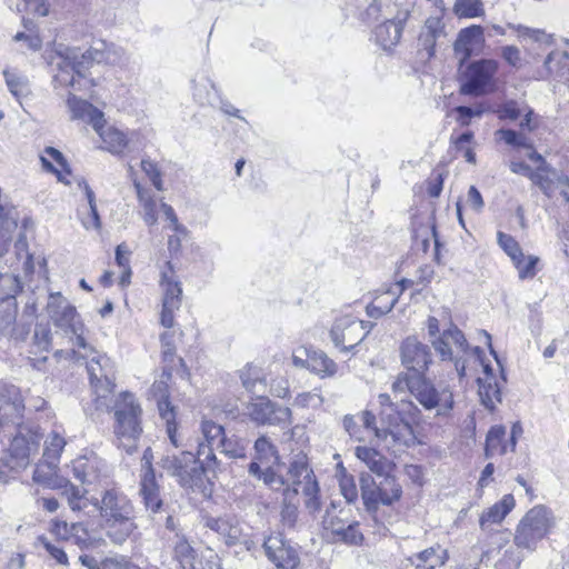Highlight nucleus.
Listing matches in <instances>:
<instances>
[{"instance_id": "nucleus-1", "label": "nucleus", "mask_w": 569, "mask_h": 569, "mask_svg": "<svg viewBox=\"0 0 569 569\" xmlns=\"http://www.w3.org/2000/svg\"><path fill=\"white\" fill-rule=\"evenodd\" d=\"M43 58L48 63H53L56 58L61 59V62L57 63L59 72L54 80L61 86L70 87H74L76 77H84V70L92 62L111 63L114 61L102 38L94 40L90 48L84 51L78 47L66 46L54 40L44 50Z\"/></svg>"}, {"instance_id": "nucleus-2", "label": "nucleus", "mask_w": 569, "mask_h": 569, "mask_svg": "<svg viewBox=\"0 0 569 569\" xmlns=\"http://www.w3.org/2000/svg\"><path fill=\"white\" fill-rule=\"evenodd\" d=\"M99 509L107 536L113 543H124L138 529L133 503L123 493L114 489L107 490Z\"/></svg>"}, {"instance_id": "nucleus-3", "label": "nucleus", "mask_w": 569, "mask_h": 569, "mask_svg": "<svg viewBox=\"0 0 569 569\" xmlns=\"http://www.w3.org/2000/svg\"><path fill=\"white\" fill-rule=\"evenodd\" d=\"M358 420L367 430L373 431L376 438L393 455L416 443L412 426L400 413L381 410L380 427L377 426L376 416L369 410L361 411Z\"/></svg>"}, {"instance_id": "nucleus-4", "label": "nucleus", "mask_w": 569, "mask_h": 569, "mask_svg": "<svg viewBox=\"0 0 569 569\" xmlns=\"http://www.w3.org/2000/svg\"><path fill=\"white\" fill-rule=\"evenodd\" d=\"M114 415V435L118 446L123 448L128 455L137 451L138 440L142 433L141 416L142 409L136 397L130 392H121L118 397L111 398L110 407Z\"/></svg>"}, {"instance_id": "nucleus-5", "label": "nucleus", "mask_w": 569, "mask_h": 569, "mask_svg": "<svg viewBox=\"0 0 569 569\" xmlns=\"http://www.w3.org/2000/svg\"><path fill=\"white\" fill-rule=\"evenodd\" d=\"M84 352L72 351L76 359L90 358L87 362V371L90 378V383L96 395L94 402L98 410H108L110 407L111 398L113 397V372L110 365V359L100 355L91 346L87 343V348L82 349Z\"/></svg>"}, {"instance_id": "nucleus-6", "label": "nucleus", "mask_w": 569, "mask_h": 569, "mask_svg": "<svg viewBox=\"0 0 569 569\" xmlns=\"http://www.w3.org/2000/svg\"><path fill=\"white\" fill-rule=\"evenodd\" d=\"M161 468L183 488L201 489L204 483L207 468L204 458H198L190 451L167 453L161 458Z\"/></svg>"}, {"instance_id": "nucleus-7", "label": "nucleus", "mask_w": 569, "mask_h": 569, "mask_svg": "<svg viewBox=\"0 0 569 569\" xmlns=\"http://www.w3.org/2000/svg\"><path fill=\"white\" fill-rule=\"evenodd\" d=\"M286 481L290 489H298V492L301 490L305 497V507L309 513L313 515L320 510L319 483L305 453L299 452L291 458Z\"/></svg>"}, {"instance_id": "nucleus-8", "label": "nucleus", "mask_w": 569, "mask_h": 569, "mask_svg": "<svg viewBox=\"0 0 569 569\" xmlns=\"http://www.w3.org/2000/svg\"><path fill=\"white\" fill-rule=\"evenodd\" d=\"M552 527L551 511L542 505L535 506L519 521L513 541L517 547L533 551Z\"/></svg>"}, {"instance_id": "nucleus-9", "label": "nucleus", "mask_w": 569, "mask_h": 569, "mask_svg": "<svg viewBox=\"0 0 569 569\" xmlns=\"http://www.w3.org/2000/svg\"><path fill=\"white\" fill-rule=\"evenodd\" d=\"M381 478L380 482L376 483L370 473L360 475L361 498L368 511H376L380 505L390 506L402 495L401 486L391 473L383 475Z\"/></svg>"}, {"instance_id": "nucleus-10", "label": "nucleus", "mask_w": 569, "mask_h": 569, "mask_svg": "<svg viewBox=\"0 0 569 569\" xmlns=\"http://www.w3.org/2000/svg\"><path fill=\"white\" fill-rule=\"evenodd\" d=\"M46 310L57 328L67 335L71 333L76 337L74 346L80 349L87 348V342L82 335V323L77 319V310L60 292L49 295Z\"/></svg>"}, {"instance_id": "nucleus-11", "label": "nucleus", "mask_w": 569, "mask_h": 569, "mask_svg": "<svg viewBox=\"0 0 569 569\" xmlns=\"http://www.w3.org/2000/svg\"><path fill=\"white\" fill-rule=\"evenodd\" d=\"M412 397L428 411H435V416H448L453 408V395L448 387L435 386L425 376H419L412 387Z\"/></svg>"}, {"instance_id": "nucleus-12", "label": "nucleus", "mask_w": 569, "mask_h": 569, "mask_svg": "<svg viewBox=\"0 0 569 569\" xmlns=\"http://www.w3.org/2000/svg\"><path fill=\"white\" fill-rule=\"evenodd\" d=\"M243 415L257 426H278L286 428L292 422L290 408L271 401L267 397H257L244 407Z\"/></svg>"}, {"instance_id": "nucleus-13", "label": "nucleus", "mask_w": 569, "mask_h": 569, "mask_svg": "<svg viewBox=\"0 0 569 569\" xmlns=\"http://www.w3.org/2000/svg\"><path fill=\"white\" fill-rule=\"evenodd\" d=\"M498 63L491 59H482L470 63L463 76L460 92L469 96H481L495 88V76Z\"/></svg>"}, {"instance_id": "nucleus-14", "label": "nucleus", "mask_w": 569, "mask_h": 569, "mask_svg": "<svg viewBox=\"0 0 569 569\" xmlns=\"http://www.w3.org/2000/svg\"><path fill=\"white\" fill-rule=\"evenodd\" d=\"M432 347L442 360H451L459 377L465 376L466 365L462 357L468 351V342L465 335L457 327L443 330L436 339H431Z\"/></svg>"}, {"instance_id": "nucleus-15", "label": "nucleus", "mask_w": 569, "mask_h": 569, "mask_svg": "<svg viewBox=\"0 0 569 569\" xmlns=\"http://www.w3.org/2000/svg\"><path fill=\"white\" fill-rule=\"evenodd\" d=\"M168 270L162 271L160 287L163 291L162 310L160 322L166 328H172L174 323V312L181 306L182 288L177 280L174 271L170 262H167Z\"/></svg>"}, {"instance_id": "nucleus-16", "label": "nucleus", "mask_w": 569, "mask_h": 569, "mask_svg": "<svg viewBox=\"0 0 569 569\" xmlns=\"http://www.w3.org/2000/svg\"><path fill=\"white\" fill-rule=\"evenodd\" d=\"M366 336L365 322L351 316L338 318L330 330L331 341L341 351L352 350Z\"/></svg>"}, {"instance_id": "nucleus-17", "label": "nucleus", "mask_w": 569, "mask_h": 569, "mask_svg": "<svg viewBox=\"0 0 569 569\" xmlns=\"http://www.w3.org/2000/svg\"><path fill=\"white\" fill-rule=\"evenodd\" d=\"M400 360L409 372L425 376L432 362V353L428 345L410 336L400 345Z\"/></svg>"}, {"instance_id": "nucleus-18", "label": "nucleus", "mask_w": 569, "mask_h": 569, "mask_svg": "<svg viewBox=\"0 0 569 569\" xmlns=\"http://www.w3.org/2000/svg\"><path fill=\"white\" fill-rule=\"evenodd\" d=\"M18 432L10 445V455L14 460L16 468H26L30 462L31 455L39 449L41 435L36 429L22 426L19 422Z\"/></svg>"}, {"instance_id": "nucleus-19", "label": "nucleus", "mask_w": 569, "mask_h": 569, "mask_svg": "<svg viewBox=\"0 0 569 569\" xmlns=\"http://www.w3.org/2000/svg\"><path fill=\"white\" fill-rule=\"evenodd\" d=\"M322 526L335 542L340 541L347 545L358 546L363 540L357 521H346L339 516L327 512L323 517Z\"/></svg>"}, {"instance_id": "nucleus-20", "label": "nucleus", "mask_w": 569, "mask_h": 569, "mask_svg": "<svg viewBox=\"0 0 569 569\" xmlns=\"http://www.w3.org/2000/svg\"><path fill=\"white\" fill-rule=\"evenodd\" d=\"M501 537H495V545L497 547L489 548L482 553L481 562L490 563L493 561L495 569H518L521 561L522 555L519 551L517 545H509L506 541L501 543Z\"/></svg>"}, {"instance_id": "nucleus-21", "label": "nucleus", "mask_w": 569, "mask_h": 569, "mask_svg": "<svg viewBox=\"0 0 569 569\" xmlns=\"http://www.w3.org/2000/svg\"><path fill=\"white\" fill-rule=\"evenodd\" d=\"M201 433L206 442L199 443L197 456L204 457L207 468L216 471L218 469V459L214 450L219 449V441L226 438L224 429L211 420H203L201 422Z\"/></svg>"}, {"instance_id": "nucleus-22", "label": "nucleus", "mask_w": 569, "mask_h": 569, "mask_svg": "<svg viewBox=\"0 0 569 569\" xmlns=\"http://www.w3.org/2000/svg\"><path fill=\"white\" fill-rule=\"evenodd\" d=\"M23 411L24 400L20 389L12 383L0 380V413L2 417L12 420V425H19Z\"/></svg>"}, {"instance_id": "nucleus-23", "label": "nucleus", "mask_w": 569, "mask_h": 569, "mask_svg": "<svg viewBox=\"0 0 569 569\" xmlns=\"http://www.w3.org/2000/svg\"><path fill=\"white\" fill-rule=\"evenodd\" d=\"M204 527L217 532L228 546H236L244 541V535L240 522L231 517H204Z\"/></svg>"}, {"instance_id": "nucleus-24", "label": "nucleus", "mask_w": 569, "mask_h": 569, "mask_svg": "<svg viewBox=\"0 0 569 569\" xmlns=\"http://www.w3.org/2000/svg\"><path fill=\"white\" fill-rule=\"evenodd\" d=\"M139 495L146 510L151 515H157L163 510L160 487L156 480L154 470L150 465L141 475Z\"/></svg>"}, {"instance_id": "nucleus-25", "label": "nucleus", "mask_w": 569, "mask_h": 569, "mask_svg": "<svg viewBox=\"0 0 569 569\" xmlns=\"http://www.w3.org/2000/svg\"><path fill=\"white\" fill-rule=\"evenodd\" d=\"M67 104L72 119L86 121L90 123L94 130H99L101 123L104 122L103 112L86 100L70 94Z\"/></svg>"}, {"instance_id": "nucleus-26", "label": "nucleus", "mask_w": 569, "mask_h": 569, "mask_svg": "<svg viewBox=\"0 0 569 569\" xmlns=\"http://www.w3.org/2000/svg\"><path fill=\"white\" fill-rule=\"evenodd\" d=\"M355 455L370 469L371 472L376 473L378 477L391 473L395 468L392 461L387 459L373 448L358 446L355 449Z\"/></svg>"}, {"instance_id": "nucleus-27", "label": "nucleus", "mask_w": 569, "mask_h": 569, "mask_svg": "<svg viewBox=\"0 0 569 569\" xmlns=\"http://www.w3.org/2000/svg\"><path fill=\"white\" fill-rule=\"evenodd\" d=\"M129 173L137 192L138 200L143 209V220L148 226H154L158 221L157 202L150 190L144 189L141 183L134 178L133 168L129 167Z\"/></svg>"}, {"instance_id": "nucleus-28", "label": "nucleus", "mask_w": 569, "mask_h": 569, "mask_svg": "<svg viewBox=\"0 0 569 569\" xmlns=\"http://www.w3.org/2000/svg\"><path fill=\"white\" fill-rule=\"evenodd\" d=\"M101 461L97 456L80 457L73 461V475L82 483H92L99 478Z\"/></svg>"}, {"instance_id": "nucleus-29", "label": "nucleus", "mask_w": 569, "mask_h": 569, "mask_svg": "<svg viewBox=\"0 0 569 569\" xmlns=\"http://www.w3.org/2000/svg\"><path fill=\"white\" fill-rule=\"evenodd\" d=\"M486 377L483 379L479 378V397L481 399V403L492 410L496 407V403L501 401V392L498 383L496 382L493 376L490 372L489 366L485 367Z\"/></svg>"}, {"instance_id": "nucleus-30", "label": "nucleus", "mask_w": 569, "mask_h": 569, "mask_svg": "<svg viewBox=\"0 0 569 569\" xmlns=\"http://www.w3.org/2000/svg\"><path fill=\"white\" fill-rule=\"evenodd\" d=\"M20 263L22 264V269L26 273L32 272V256L28 251V242L23 234H21L14 242L13 253L6 259V264L13 271L19 269Z\"/></svg>"}, {"instance_id": "nucleus-31", "label": "nucleus", "mask_w": 569, "mask_h": 569, "mask_svg": "<svg viewBox=\"0 0 569 569\" xmlns=\"http://www.w3.org/2000/svg\"><path fill=\"white\" fill-rule=\"evenodd\" d=\"M515 499L512 495H505L500 501L486 510L480 518V527L485 530L489 525L501 522L513 509Z\"/></svg>"}, {"instance_id": "nucleus-32", "label": "nucleus", "mask_w": 569, "mask_h": 569, "mask_svg": "<svg viewBox=\"0 0 569 569\" xmlns=\"http://www.w3.org/2000/svg\"><path fill=\"white\" fill-rule=\"evenodd\" d=\"M253 451L252 461H257L259 465L280 463L278 448L267 435H261L256 439Z\"/></svg>"}, {"instance_id": "nucleus-33", "label": "nucleus", "mask_w": 569, "mask_h": 569, "mask_svg": "<svg viewBox=\"0 0 569 569\" xmlns=\"http://www.w3.org/2000/svg\"><path fill=\"white\" fill-rule=\"evenodd\" d=\"M485 48V38H457L453 43L455 58L461 67L469 58L479 56Z\"/></svg>"}, {"instance_id": "nucleus-34", "label": "nucleus", "mask_w": 569, "mask_h": 569, "mask_svg": "<svg viewBox=\"0 0 569 569\" xmlns=\"http://www.w3.org/2000/svg\"><path fill=\"white\" fill-rule=\"evenodd\" d=\"M505 437L506 428L503 426H493L490 428L486 438V458H492L496 455L503 456L508 452L510 445L505 441Z\"/></svg>"}, {"instance_id": "nucleus-35", "label": "nucleus", "mask_w": 569, "mask_h": 569, "mask_svg": "<svg viewBox=\"0 0 569 569\" xmlns=\"http://www.w3.org/2000/svg\"><path fill=\"white\" fill-rule=\"evenodd\" d=\"M248 471L251 476L262 480V482L269 487L270 489L278 491L287 488L286 479L278 475L270 466L266 469H261L260 465L257 461H251Z\"/></svg>"}, {"instance_id": "nucleus-36", "label": "nucleus", "mask_w": 569, "mask_h": 569, "mask_svg": "<svg viewBox=\"0 0 569 569\" xmlns=\"http://www.w3.org/2000/svg\"><path fill=\"white\" fill-rule=\"evenodd\" d=\"M298 489L287 487L283 491V502L280 512L281 523L287 528H293L298 520Z\"/></svg>"}, {"instance_id": "nucleus-37", "label": "nucleus", "mask_w": 569, "mask_h": 569, "mask_svg": "<svg viewBox=\"0 0 569 569\" xmlns=\"http://www.w3.org/2000/svg\"><path fill=\"white\" fill-rule=\"evenodd\" d=\"M399 299V295L392 289H389L367 306V315L370 318H380L390 312Z\"/></svg>"}, {"instance_id": "nucleus-38", "label": "nucleus", "mask_w": 569, "mask_h": 569, "mask_svg": "<svg viewBox=\"0 0 569 569\" xmlns=\"http://www.w3.org/2000/svg\"><path fill=\"white\" fill-rule=\"evenodd\" d=\"M94 131L102 139L103 143L106 144V149L112 153L122 152V150L127 146V139L124 133L112 127H108L107 129H104V122L101 123L99 130Z\"/></svg>"}, {"instance_id": "nucleus-39", "label": "nucleus", "mask_w": 569, "mask_h": 569, "mask_svg": "<svg viewBox=\"0 0 569 569\" xmlns=\"http://www.w3.org/2000/svg\"><path fill=\"white\" fill-rule=\"evenodd\" d=\"M308 368L322 377H331L337 372L336 362L322 351H315L307 360Z\"/></svg>"}, {"instance_id": "nucleus-40", "label": "nucleus", "mask_w": 569, "mask_h": 569, "mask_svg": "<svg viewBox=\"0 0 569 569\" xmlns=\"http://www.w3.org/2000/svg\"><path fill=\"white\" fill-rule=\"evenodd\" d=\"M247 441L237 436L226 437L219 441V451L229 459H244L247 457Z\"/></svg>"}, {"instance_id": "nucleus-41", "label": "nucleus", "mask_w": 569, "mask_h": 569, "mask_svg": "<svg viewBox=\"0 0 569 569\" xmlns=\"http://www.w3.org/2000/svg\"><path fill=\"white\" fill-rule=\"evenodd\" d=\"M21 290L18 274L13 271H0V300L1 302L14 301L17 293Z\"/></svg>"}, {"instance_id": "nucleus-42", "label": "nucleus", "mask_w": 569, "mask_h": 569, "mask_svg": "<svg viewBox=\"0 0 569 569\" xmlns=\"http://www.w3.org/2000/svg\"><path fill=\"white\" fill-rule=\"evenodd\" d=\"M173 557L181 569H194V550L184 538L178 537L173 548Z\"/></svg>"}, {"instance_id": "nucleus-43", "label": "nucleus", "mask_w": 569, "mask_h": 569, "mask_svg": "<svg viewBox=\"0 0 569 569\" xmlns=\"http://www.w3.org/2000/svg\"><path fill=\"white\" fill-rule=\"evenodd\" d=\"M10 9L17 12L30 13L44 17L48 14V7L44 0H7Z\"/></svg>"}, {"instance_id": "nucleus-44", "label": "nucleus", "mask_w": 569, "mask_h": 569, "mask_svg": "<svg viewBox=\"0 0 569 569\" xmlns=\"http://www.w3.org/2000/svg\"><path fill=\"white\" fill-rule=\"evenodd\" d=\"M86 492L84 489L67 482L63 487L62 495L67 498L68 505L72 511H81L87 508L89 502Z\"/></svg>"}, {"instance_id": "nucleus-45", "label": "nucleus", "mask_w": 569, "mask_h": 569, "mask_svg": "<svg viewBox=\"0 0 569 569\" xmlns=\"http://www.w3.org/2000/svg\"><path fill=\"white\" fill-rule=\"evenodd\" d=\"M435 559L442 560L445 563L447 560V551L441 550L440 547H431L412 556L410 561L417 569H426V567L432 565Z\"/></svg>"}, {"instance_id": "nucleus-46", "label": "nucleus", "mask_w": 569, "mask_h": 569, "mask_svg": "<svg viewBox=\"0 0 569 569\" xmlns=\"http://www.w3.org/2000/svg\"><path fill=\"white\" fill-rule=\"evenodd\" d=\"M452 10L459 18H477L485 13L481 0H456Z\"/></svg>"}, {"instance_id": "nucleus-47", "label": "nucleus", "mask_w": 569, "mask_h": 569, "mask_svg": "<svg viewBox=\"0 0 569 569\" xmlns=\"http://www.w3.org/2000/svg\"><path fill=\"white\" fill-rule=\"evenodd\" d=\"M6 84L9 91L17 98H23L29 94V82L28 79L16 72L9 70L3 71Z\"/></svg>"}, {"instance_id": "nucleus-48", "label": "nucleus", "mask_w": 569, "mask_h": 569, "mask_svg": "<svg viewBox=\"0 0 569 569\" xmlns=\"http://www.w3.org/2000/svg\"><path fill=\"white\" fill-rule=\"evenodd\" d=\"M193 97L200 104H214L218 99V90L214 83L206 78L203 83L194 84Z\"/></svg>"}, {"instance_id": "nucleus-49", "label": "nucleus", "mask_w": 569, "mask_h": 569, "mask_svg": "<svg viewBox=\"0 0 569 569\" xmlns=\"http://www.w3.org/2000/svg\"><path fill=\"white\" fill-rule=\"evenodd\" d=\"M338 481L341 495L345 497L347 502L351 503L357 501L358 499V488L355 481V477L347 472L345 468L341 467L340 472L338 473Z\"/></svg>"}, {"instance_id": "nucleus-50", "label": "nucleus", "mask_w": 569, "mask_h": 569, "mask_svg": "<svg viewBox=\"0 0 569 569\" xmlns=\"http://www.w3.org/2000/svg\"><path fill=\"white\" fill-rule=\"evenodd\" d=\"M17 317V307L14 301L0 303V335H7L12 331Z\"/></svg>"}, {"instance_id": "nucleus-51", "label": "nucleus", "mask_w": 569, "mask_h": 569, "mask_svg": "<svg viewBox=\"0 0 569 569\" xmlns=\"http://www.w3.org/2000/svg\"><path fill=\"white\" fill-rule=\"evenodd\" d=\"M496 136L503 140L508 146L515 148L532 149V142L530 139L520 132L511 129H499L496 131Z\"/></svg>"}, {"instance_id": "nucleus-52", "label": "nucleus", "mask_w": 569, "mask_h": 569, "mask_svg": "<svg viewBox=\"0 0 569 569\" xmlns=\"http://www.w3.org/2000/svg\"><path fill=\"white\" fill-rule=\"evenodd\" d=\"M559 176H562V173L539 174V172H532L530 181L537 186L543 194L551 197L556 190V186L558 184Z\"/></svg>"}, {"instance_id": "nucleus-53", "label": "nucleus", "mask_w": 569, "mask_h": 569, "mask_svg": "<svg viewBox=\"0 0 569 569\" xmlns=\"http://www.w3.org/2000/svg\"><path fill=\"white\" fill-rule=\"evenodd\" d=\"M66 443L67 442L62 436L57 431H52L44 441L43 456L50 460H58Z\"/></svg>"}, {"instance_id": "nucleus-54", "label": "nucleus", "mask_w": 569, "mask_h": 569, "mask_svg": "<svg viewBox=\"0 0 569 569\" xmlns=\"http://www.w3.org/2000/svg\"><path fill=\"white\" fill-rule=\"evenodd\" d=\"M512 262L519 272V278L523 280L536 276V266L539 262V258L536 256L525 257L522 253V257Z\"/></svg>"}, {"instance_id": "nucleus-55", "label": "nucleus", "mask_w": 569, "mask_h": 569, "mask_svg": "<svg viewBox=\"0 0 569 569\" xmlns=\"http://www.w3.org/2000/svg\"><path fill=\"white\" fill-rule=\"evenodd\" d=\"M498 243L501 249L510 257V259L517 260L519 257H522V250L519 243L509 234L499 231L497 233Z\"/></svg>"}, {"instance_id": "nucleus-56", "label": "nucleus", "mask_w": 569, "mask_h": 569, "mask_svg": "<svg viewBox=\"0 0 569 569\" xmlns=\"http://www.w3.org/2000/svg\"><path fill=\"white\" fill-rule=\"evenodd\" d=\"M409 17V12L405 11L399 13L395 19L387 20L379 27V33H395V36H400L403 32V26Z\"/></svg>"}, {"instance_id": "nucleus-57", "label": "nucleus", "mask_w": 569, "mask_h": 569, "mask_svg": "<svg viewBox=\"0 0 569 569\" xmlns=\"http://www.w3.org/2000/svg\"><path fill=\"white\" fill-rule=\"evenodd\" d=\"M162 360L171 363L176 357V345L173 332H163L160 337Z\"/></svg>"}, {"instance_id": "nucleus-58", "label": "nucleus", "mask_w": 569, "mask_h": 569, "mask_svg": "<svg viewBox=\"0 0 569 569\" xmlns=\"http://www.w3.org/2000/svg\"><path fill=\"white\" fill-rule=\"evenodd\" d=\"M419 375L412 372L400 373L392 383V390L395 392L409 391L412 395V387L418 381Z\"/></svg>"}, {"instance_id": "nucleus-59", "label": "nucleus", "mask_w": 569, "mask_h": 569, "mask_svg": "<svg viewBox=\"0 0 569 569\" xmlns=\"http://www.w3.org/2000/svg\"><path fill=\"white\" fill-rule=\"evenodd\" d=\"M37 541L50 553L52 558L57 560L58 563L68 565V557L62 548L51 543L44 536H39Z\"/></svg>"}, {"instance_id": "nucleus-60", "label": "nucleus", "mask_w": 569, "mask_h": 569, "mask_svg": "<svg viewBox=\"0 0 569 569\" xmlns=\"http://www.w3.org/2000/svg\"><path fill=\"white\" fill-rule=\"evenodd\" d=\"M496 32H499L501 34H505L507 32L509 33H518V36H540L545 34L543 30L540 29H531L528 27H525L522 24H511L509 23L507 26V29H502L501 27L493 26L492 27Z\"/></svg>"}, {"instance_id": "nucleus-61", "label": "nucleus", "mask_w": 569, "mask_h": 569, "mask_svg": "<svg viewBox=\"0 0 569 569\" xmlns=\"http://www.w3.org/2000/svg\"><path fill=\"white\" fill-rule=\"evenodd\" d=\"M342 426L346 432L350 436V438L357 441H363L362 430L358 425V421L355 416L346 415L342 419Z\"/></svg>"}, {"instance_id": "nucleus-62", "label": "nucleus", "mask_w": 569, "mask_h": 569, "mask_svg": "<svg viewBox=\"0 0 569 569\" xmlns=\"http://www.w3.org/2000/svg\"><path fill=\"white\" fill-rule=\"evenodd\" d=\"M157 402L160 417L166 421V423L174 422L176 412L173 406L169 401V396L158 398Z\"/></svg>"}, {"instance_id": "nucleus-63", "label": "nucleus", "mask_w": 569, "mask_h": 569, "mask_svg": "<svg viewBox=\"0 0 569 569\" xmlns=\"http://www.w3.org/2000/svg\"><path fill=\"white\" fill-rule=\"evenodd\" d=\"M521 114V111L520 109L518 108V104L516 101H507L506 103H503L499 110H498V116H499V119H509V120H517Z\"/></svg>"}, {"instance_id": "nucleus-64", "label": "nucleus", "mask_w": 569, "mask_h": 569, "mask_svg": "<svg viewBox=\"0 0 569 569\" xmlns=\"http://www.w3.org/2000/svg\"><path fill=\"white\" fill-rule=\"evenodd\" d=\"M82 226L87 229H94L100 230L101 228V220L100 216L98 213V209L92 207L91 209L88 208V213L81 218Z\"/></svg>"}]
</instances>
